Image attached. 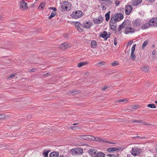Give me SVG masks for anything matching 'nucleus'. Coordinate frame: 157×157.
Segmentation results:
<instances>
[{
  "instance_id": "aec40b11",
  "label": "nucleus",
  "mask_w": 157,
  "mask_h": 157,
  "mask_svg": "<svg viewBox=\"0 0 157 157\" xmlns=\"http://www.w3.org/2000/svg\"><path fill=\"white\" fill-rule=\"evenodd\" d=\"M142 1V0H133L132 5L133 6H136L140 4Z\"/></svg>"
},
{
  "instance_id": "423d86ee",
  "label": "nucleus",
  "mask_w": 157,
  "mask_h": 157,
  "mask_svg": "<svg viewBox=\"0 0 157 157\" xmlns=\"http://www.w3.org/2000/svg\"><path fill=\"white\" fill-rule=\"evenodd\" d=\"M150 26H154L157 25V18H153L151 19L148 22Z\"/></svg>"
},
{
  "instance_id": "2eb2a0df",
  "label": "nucleus",
  "mask_w": 157,
  "mask_h": 157,
  "mask_svg": "<svg viewBox=\"0 0 157 157\" xmlns=\"http://www.w3.org/2000/svg\"><path fill=\"white\" fill-rule=\"evenodd\" d=\"M103 21V18L101 17L100 16L98 18L94 19V22L95 24H99L101 23Z\"/></svg>"
},
{
  "instance_id": "774afa93",
  "label": "nucleus",
  "mask_w": 157,
  "mask_h": 157,
  "mask_svg": "<svg viewBox=\"0 0 157 157\" xmlns=\"http://www.w3.org/2000/svg\"><path fill=\"white\" fill-rule=\"evenodd\" d=\"M59 157H65L63 155H62L59 156Z\"/></svg>"
},
{
  "instance_id": "4c0bfd02",
  "label": "nucleus",
  "mask_w": 157,
  "mask_h": 157,
  "mask_svg": "<svg viewBox=\"0 0 157 157\" xmlns=\"http://www.w3.org/2000/svg\"><path fill=\"white\" fill-rule=\"evenodd\" d=\"M148 43V41L147 40H146L145 41L144 43H143L142 46V47L143 48H144V47H145L147 45Z\"/></svg>"
},
{
  "instance_id": "de8ad7c7",
  "label": "nucleus",
  "mask_w": 157,
  "mask_h": 157,
  "mask_svg": "<svg viewBox=\"0 0 157 157\" xmlns=\"http://www.w3.org/2000/svg\"><path fill=\"white\" fill-rule=\"evenodd\" d=\"M6 116L5 115H1L0 114V119L3 118H6Z\"/></svg>"
},
{
  "instance_id": "c9c22d12",
  "label": "nucleus",
  "mask_w": 157,
  "mask_h": 157,
  "mask_svg": "<svg viewBox=\"0 0 157 157\" xmlns=\"http://www.w3.org/2000/svg\"><path fill=\"white\" fill-rule=\"evenodd\" d=\"M130 57L132 60H134L135 59L136 57V56L134 54V52L131 53Z\"/></svg>"
},
{
  "instance_id": "9b49d317",
  "label": "nucleus",
  "mask_w": 157,
  "mask_h": 157,
  "mask_svg": "<svg viewBox=\"0 0 157 157\" xmlns=\"http://www.w3.org/2000/svg\"><path fill=\"white\" fill-rule=\"evenodd\" d=\"M20 5L21 8L22 10H25L28 8L27 3L23 0L20 2Z\"/></svg>"
},
{
  "instance_id": "a211bd4d",
  "label": "nucleus",
  "mask_w": 157,
  "mask_h": 157,
  "mask_svg": "<svg viewBox=\"0 0 157 157\" xmlns=\"http://www.w3.org/2000/svg\"><path fill=\"white\" fill-rule=\"evenodd\" d=\"M69 2L67 1H66L65 2V4H62L61 5V8L63 11H68L69 10L67 6L66 5Z\"/></svg>"
},
{
  "instance_id": "f3484780",
  "label": "nucleus",
  "mask_w": 157,
  "mask_h": 157,
  "mask_svg": "<svg viewBox=\"0 0 157 157\" xmlns=\"http://www.w3.org/2000/svg\"><path fill=\"white\" fill-rule=\"evenodd\" d=\"M70 46L67 44V43L66 42L60 45V48L63 50L66 49L68 48H69Z\"/></svg>"
},
{
  "instance_id": "c85d7f7f",
  "label": "nucleus",
  "mask_w": 157,
  "mask_h": 157,
  "mask_svg": "<svg viewBox=\"0 0 157 157\" xmlns=\"http://www.w3.org/2000/svg\"><path fill=\"white\" fill-rule=\"evenodd\" d=\"M45 6V3L44 2H42L41 3L38 7V8L40 9L41 8L42 10H43L44 7Z\"/></svg>"
},
{
  "instance_id": "6e6d98bb",
  "label": "nucleus",
  "mask_w": 157,
  "mask_h": 157,
  "mask_svg": "<svg viewBox=\"0 0 157 157\" xmlns=\"http://www.w3.org/2000/svg\"><path fill=\"white\" fill-rule=\"evenodd\" d=\"M35 70V68H33L32 69H30V71L33 72Z\"/></svg>"
},
{
  "instance_id": "6e6552de",
  "label": "nucleus",
  "mask_w": 157,
  "mask_h": 157,
  "mask_svg": "<svg viewBox=\"0 0 157 157\" xmlns=\"http://www.w3.org/2000/svg\"><path fill=\"white\" fill-rule=\"evenodd\" d=\"M132 9V6L130 5H128L125 7V13L127 15L130 14Z\"/></svg>"
},
{
  "instance_id": "4d7b16f0",
  "label": "nucleus",
  "mask_w": 157,
  "mask_h": 157,
  "mask_svg": "<svg viewBox=\"0 0 157 157\" xmlns=\"http://www.w3.org/2000/svg\"><path fill=\"white\" fill-rule=\"evenodd\" d=\"M74 154H77V151L76 150V148H75V149Z\"/></svg>"
},
{
  "instance_id": "13d9d810",
  "label": "nucleus",
  "mask_w": 157,
  "mask_h": 157,
  "mask_svg": "<svg viewBox=\"0 0 157 157\" xmlns=\"http://www.w3.org/2000/svg\"><path fill=\"white\" fill-rule=\"evenodd\" d=\"M156 51L155 50H153L152 52V54L153 55H154L156 53Z\"/></svg>"
},
{
  "instance_id": "a19ab883",
  "label": "nucleus",
  "mask_w": 157,
  "mask_h": 157,
  "mask_svg": "<svg viewBox=\"0 0 157 157\" xmlns=\"http://www.w3.org/2000/svg\"><path fill=\"white\" fill-rule=\"evenodd\" d=\"M83 65V62H81L78 64L77 66L78 67H81Z\"/></svg>"
},
{
  "instance_id": "7ed1b4c3",
  "label": "nucleus",
  "mask_w": 157,
  "mask_h": 157,
  "mask_svg": "<svg viewBox=\"0 0 157 157\" xmlns=\"http://www.w3.org/2000/svg\"><path fill=\"white\" fill-rule=\"evenodd\" d=\"M111 17H113V18L117 21H118L123 18L124 16L122 14L119 13L115 14L113 16H111Z\"/></svg>"
},
{
  "instance_id": "4468645a",
  "label": "nucleus",
  "mask_w": 157,
  "mask_h": 157,
  "mask_svg": "<svg viewBox=\"0 0 157 157\" xmlns=\"http://www.w3.org/2000/svg\"><path fill=\"white\" fill-rule=\"evenodd\" d=\"M98 151L96 149H91L89 150L88 152L90 155H91L93 157L95 156Z\"/></svg>"
},
{
  "instance_id": "4be33fe9",
  "label": "nucleus",
  "mask_w": 157,
  "mask_h": 157,
  "mask_svg": "<svg viewBox=\"0 0 157 157\" xmlns=\"http://www.w3.org/2000/svg\"><path fill=\"white\" fill-rule=\"evenodd\" d=\"M50 157H58L59 156V153L56 151H54L50 153Z\"/></svg>"
},
{
  "instance_id": "0eeeda50",
  "label": "nucleus",
  "mask_w": 157,
  "mask_h": 157,
  "mask_svg": "<svg viewBox=\"0 0 157 157\" xmlns=\"http://www.w3.org/2000/svg\"><path fill=\"white\" fill-rule=\"evenodd\" d=\"M132 23L134 26L139 27L141 25L142 23L141 20L138 18L133 21Z\"/></svg>"
},
{
  "instance_id": "603ef678",
  "label": "nucleus",
  "mask_w": 157,
  "mask_h": 157,
  "mask_svg": "<svg viewBox=\"0 0 157 157\" xmlns=\"http://www.w3.org/2000/svg\"><path fill=\"white\" fill-rule=\"evenodd\" d=\"M132 42H133L132 40H130L128 43L127 44L128 45H130L132 43Z\"/></svg>"
},
{
  "instance_id": "ea45409f",
  "label": "nucleus",
  "mask_w": 157,
  "mask_h": 157,
  "mask_svg": "<svg viewBox=\"0 0 157 157\" xmlns=\"http://www.w3.org/2000/svg\"><path fill=\"white\" fill-rule=\"evenodd\" d=\"M80 24L81 23H80L78 22H76L75 24V26H76L77 27V29H78V27H79V25H80Z\"/></svg>"
},
{
  "instance_id": "680f3d73",
  "label": "nucleus",
  "mask_w": 157,
  "mask_h": 157,
  "mask_svg": "<svg viewBox=\"0 0 157 157\" xmlns=\"http://www.w3.org/2000/svg\"><path fill=\"white\" fill-rule=\"evenodd\" d=\"M76 126V129L77 128L80 129V128H81V127L80 126Z\"/></svg>"
},
{
  "instance_id": "37998d69",
  "label": "nucleus",
  "mask_w": 157,
  "mask_h": 157,
  "mask_svg": "<svg viewBox=\"0 0 157 157\" xmlns=\"http://www.w3.org/2000/svg\"><path fill=\"white\" fill-rule=\"evenodd\" d=\"M114 44L116 45L117 43V39L116 38H115L113 40Z\"/></svg>"
},
{
  "instance_id": "6ab92c4d",
  "label": "nucleus",
  "mask_w": 157,
  "mask_h": 157,
  "mask_svg": "<svg viewBox=\"0 0 157 157\" xmlns=\"http://www.w3.org/2000/svg\"><path fill=\"white\" fill-rule=\"evenodd\" d=\"M92 23L90 21L86 22V23H83V25L85 28L86 29L90 28L92 25Z\"/></svg>"
},
{
  "instance_id": "473e14b6",
  "label": "nucleus",
  "mask_w": 157,
  "mask_h": 157,
  "mask_svg": "<svg viewBox=\"0 0 157 157\" xmlns=\"http://www.w3.org/2000/svg\"><path fill=\"white\" fill-rule=\"evenodd\" d=\"M128 101L127 99H119L117 100V102H127Z\"/></svg>"
},
{
  "instance_id": "f704fd0d",
  "label": "nucleus",
  "mask_w": 157,
  "mask_h": 157,
  "mask_svg": "<svg viewBox=\"0 0 157 157\" xmlns=\"http://www.w3.org/2000/svg\"><path fill=\"white\" fill-rule=\"evenodd\" d=\"M49 152V151H45L44 150L43 153V155L44 157H48V152Z\"/></svg>"
},
{
  "instance_id": "5701e85b",
  "label": "nucleus",
  "mask_w": 157,
  "mask_h": 157,
  "mask_svg": "<svg viewBox=\"0 0 157 157\" xmlns=\"http://www.w3.org/2000/svg\"><path fill=\"white\" fill-rule=\"evenodd\" d=\"M127 22V21H124L121 25H119V26L118 28V30L119 31L121 30V29L124 27L125 25L126 24Z\"/></svg>"
},
{
  "instance_id": "79ce46f5",
  "label": "nucleus",
  "mask_w": 157,
  "mask_h": 157,
  "mask_svg": "<svg viewBox=\"0 0 157 157\" xmlns=\"http://www.w3.org/2000/svg\"><path fill=\"white\" fill-rule=\"evenodd\" d=\"M107 156L110 157H116V156L114 154H108Z\"/></svg>"
},
{
  "instance_id": "b1692460",
  "label": "nucleus",
  "mask_w": 157,
  "mask_h": 157,
  "mask_svg": "<svg viewBox=\"0 0 157 157\" xmlns=\"http://www.w3.org/2000/svg\"><path fill=\"white\" fill-rule=\"evenodd\" d=\"M149 70L148 67L147 66H144L141 68V71L145 72H148Z\"/></svg>"
},
{
  "instance_id": "dca6fc26",
  "label": "nucleus",
  "mask_w": 157,
  "mask_h": 157,
  "mask_svg": "<svg viewBox=\"0 0 157 157\" xmlns=\"http://www.w3.org/2000/svg\"><path fill=\"white\" fill-rule=\"evenodd\" d=\"M150 27L149 23H147V22H143V24L141 26V29L144 30L148 28H149Z\"/></svg>"
},
{
  "instance_id": "052dcab7",
  "label": "nucleus",
  "mask_w": 157,
  "mask_h": 157,
  "mask_svg": "<svg viewBox=\"0 0 157 157\" xmlns=\"http://www.w3.org/2000/svg\"><path fill=\"white\" fill-rule=\"evenodd\" d=\"M107 88V86H105V87H104V88H102V90H106Z\"/></svg>"
},
{
  "instance_id": "c03bdc74",
  "label": "nucleus",
  "mask_w": 157,
  "mask_h": 157,
  "mask_svg": "<svg viewBox=\"0 0 157 157\" xmlns=\"http://www.w3.org/2000/svg\"><path fill=\"white\" fill-rule=\"evenodd\" d=\"M75 149H71L70 151V153L71 154H74Z\"/></svg>"
},
{
  "instance_id": "338daca9",
  "label": "nucleus",
  "mask_w": 157,
  "mask_h": 157,
  "mask_svg": "<svg viewBox=\"0 0 157 157\" xmlns=\"http://www.w3.org/2000/svg\"><path fill=\"white\" fill-rule=\"evenodd\" d=\"M78 124L77 123H74L73 124V125H77Z\"/></svg>"
},
{
  "instance_id": "5fc2aeb1",
  "label": "nucleus",
  "mask_w": 157,
  "mask_h": 157,
  "mask_svg": "<svg viewBox=\"0 0 157 157\" xmlns=\"http://www.w3.org/2000/svg\"><path fill=\"white\" fill-rule=\"evenodd\" d=\"M88 62H83V65L88 64Z\"/></svg>"
},
{
  "instance_id": "2f4dec72",
  "label": "nucleus",
  "mask_w": 157,
  "mask_h": 157,
  "mask_svg": "<svg viewBox=\"0 0 157 157\" xmlns=\"http://www.w3.org/2000/svg\"><path fill=\"white\" fill-rule=\"evenodd\" d=\"M147 106L148 107H150L152 109L156 108V106L155 105L152 104H148L147 105Z\"/></svg>"
},
{
  "instance_id": "09e8293b",
  "label": "nucleus",
  "mask_w": 157,
  "mask_h": 157,
  "mask_svg": "<svg viewBox=\"0 0 157 157\" xmlns=\"http://www.w3.org/2000/svg\"><path fill=\"white\" fill-rule=\"evenodd\" d=\"M70 128L74 130H76V126H71L70 127Z\"/></svg>"
},
{
  "instance_id": "1a4fd4ad",
  "label": "nucleus",
  "mask_w": 157,
  "mask_h": 157,
  "mask_svg": "<svg viewBox=\"0 0 157 157\" xmlns=\"http://www.w3.org/2000/svg\"><path fill=\"white\" fill-rule=\"evenodd\" d=\"M92 138L93 139V140H95L99 142H105L106 143L112 144V143H110L108 141H106L105 140L101 139L99 137H95L94 136V137Z\"/></svg>"
},
{
  "instance_id": "f8f14e48",
  "label": "nucleus",
  "mask_w": 157,
  "mask_h": 157,
  "mask_svg": "<svg viewBox=\"0 0 157 157\" xmlns=\"http://www.w3.org/2000/svg\"><path fill=\"white\" fill-rule=\"evenodd\" d=\"M122 149L120 147H112L109 148L107 149V151L109 152H113L116 151L117 152H118L119 151L120 149Z\"/></svg>"
},
{
  "instance_id": "cd10ccee",
  "label": "nucleus",
  "mask_w": 157,
  "mask_h": 157,
  "mask_svg": "<svg viewBox=\"0 0 157 157\" xmlns=\"http://www.w3.org/2000/svg\"><path fill=\"white\" fill-rule=\"evenodd\" d=\"M91 45L93 48H95L96 47L97 42L95 40H92L91 42Z\"/></svg>"
},
{
  "instance_id": "58836bf2",
  "label": "nucleus",
  "mask_w": 157,
  "mask_h": 157,
  "mask_svg": "<svg viewBox=\"0 0 157 157\" xmlns=\"http://www.w3.org/2000/svg\"><path fill=\"white\" fill-rule=\"evenodd\" d=\"M132 122L134 123H143L142 121L138 120H133L132 121Z\"/></svg>"
},
{
  "instance_id": "8fccbe9b",
  "label": "nucleus",
  "mask_w": 157,
  "mask_h": 157,
  "mask_svg": "<svg viewBox=\"0 0 157 157\" xmlns=\"http://www.w3.org/2000/svg\"><path fill=\"white\" fill-rule=\"evenodd\" d=\"M104 63H105V62L104 61H101L100 62H99L98 63V64H99L100 65V66H101L103 65H104Z\"/></svg>"
},
{
  "instance_id": "e2e57ef3",
  "label": "nucleus",
  "mask_w": 157,
  "mask_h": 157,
  "mask_svg": "<svg viewBox=\"0 0 157 157\" xmlns=\"http://www.w3.org/2000/svg\"><path fill=\"white\" fill-rule=\"evenodd\" d=\"M138 107V106L136 105H135L133 107V108L134 109H136Z\"/></svg>"
},
{
  "instance_id": "e433bc0d",
  "label": "nucleus",
  "mask_w": 157,
  "mask_h": 157,
  "mask_svg": "<svg viewBox=\"0 0 157 157\" xmlns=\"http://www.w3.org/2000/svg\"><path fill=\"white\" fill-rule=\"evenodd\" d=\"M136 44H135L132 46L131 49V53L134 52L135 50V47Z\"/></svg>"
},
{
  "instance_id": "39448f33",
  "label": "nucleus",
  "mask_w": 157,
  "mask_h": 157,
  "mask_svg": "<svg viewBox=\"0 0 157 157\" xmlns=\"http://www.w3.org/2000/svg\"><path fill=\"white\" fill-rule=\"evenodd\" d=\"M109 34H108L107 32L106 31H104L103 32L100 33L99 36L103 38L105 40H106L108 38L110 37L111 33H109Z\"/></svg>"
},
{
  "instance_id": "0e129e2a",
  "label": "nucleus",
  "mask_w": 157,
  "mask_h": 157,
  "mask_svg": "<svg viewBox=\"0 0 157 157\" xmlns=\"http://www.w3.org/2000/svg\"><path fill=\"white\" fill-rule=\"evenodd\" d=\"M89 72H86L84 74L85 75H88L89 74Z\"/></svg>"
},
{
  "instance_id": "7c9ffc66",
  "label": "nucleus",
  "mask_w": 157,
  "mask_h": 157,
  "mask_svg": "<svg viewBox=\"0 0 157 157\" xmlns=\"http://www.w3.org/2000/svg\"><path fill=\"white\" fill-rule=\"evenodd\" d=\"M85 28L84 27V26L83 25V23H82V24H80V25H79L78 27V30H81V31H83V29Z\"/></svg>"
},
{
  "instance_id": "f257e3e1",
  "label": "nucleus",
  "mask_w": 157,
  "mask_h": 157,
  "mask_svg": "<svg viewBox=\"0 0 157 157\" xmlns=\"http://www.w3.org/2000/svg\"><path fill=\"white\" fill-rule=\"evenodd\" d=\"M141 149L137 147H132L131 151L132 154L134 156L139 155L141 153Z\"/></svg>"
},
{
  "instance_id": "bb28decb",
  "label": "nucleus",
  "mask_w": 157,
  "mask_h": 157,
  "mask_svg": "<svg viewBox=\"0 0 157 157\" xmlns=\"http://www.w3.org/2000/svg\"><path fill=\"white\" fill-rule=\"evenodd\" d=\"M76 150L77 151V154H82L83 152V149L80 148H76Z\"/></svg>"
},
{
  "instance_id": "3c124183",
  "label": "nucleus",
  "mask_w": 157,
  "mask_h": 157,
  "mask_svg": "<svg viewBox=\"0 0 157 157\" xmlns=\"http://www.w3.org/2000/svg\"><path fill=\"white\" fill-rule=\"evenodd\" d=\"M49 75V73H45L43 75V76L44 77H46Z\"/></svg>"
},
{
  "instance_id": "9d476101",
  "label": "nucleus",
  "mask_w": 157,
  "mask_h": 157,
  "mask_svg": "<svg viewBox=\"0 0 157 157\" xmlns=\"http://www.w3.org/2000/svg\"><path fill=\"white\" fill-rule=\"evenodd\" d=\"M79 137L81 138L87 140H93L92 138L94 137L93 136L89 135H81Z\"/></svg>"
},
{
  "instance_id": "ddd939ff",
  "label": "nucleus",
  "mask_w": 157,
  "mask_h": 157,
  "mask_svg": "<svg viewBox=\"0 0 157 157\" xmlns=\"http://www.w3.org/2000/svg\"><path fill=\"white\" fill-rule=\"evenodd\" d=\"M135 32V29L130 27H126L125 29V33L127 34L129 33H133Z\"/></svg>"
},
{
  "instance_id": "412c9836",
  "label": "nucleus",
  "mask_w": 157,
  "mask_h": 157,
  "mask_svg": "<svg viewBox=\"0 0 157 157\" xmlns=\"http://www.w3.org/2000/svg\"><path fill=\"white\" fill-rule=\"evenodd\" d=\"M105 154L102 152L101 151H97L95 156L94 157H105Z\"/></svg>"
},
{
  "instance_id": "49530a36",
  "label": "nucleus",
  "mask_w": 157,
  "mask_h": 157,
  "mask_svg": "<svg viewBox=\"0 0 157 157\" xmlns=\"http://www.w3.org/2000/svg\"><path fill=\"white\" fill-rule=\"evenodd\" d=\"M120 3V2L119 1H116L115 2V4L116 6H118Z\"/></svg>"
},
{
  "instance_id": "c756f323",
  "label": "nucleus",
  "mask_w": 157,
  "mask_h": 157,
  "mask_svg": "<svg viewBox=\"0 0 157 157\" xmlns=\"http://www.w3.org/2000/svg\"><path fill=\"white\" fill-rule=\"evenodd\" d=\"M56 13L55 12L52 11L51 15L49 17V19H51L53 17H55Z\"/></svg>"
},
{
  "instance_id": "69168bd1",
  "label": "nucleus",
  "mask_w": 157,
  "mask_h": 157,
  "mask_svg": "<svg viewBox=\"0 0 157 157\" xmlns=\"http://www.w3.org/2000/svg\"><path fill=\"white\" fill-rule=\"evenodd\" d=\"M140 136H136V137H133V138H140Z\"/></svg>"
},
{
  "instance_id": "a18cd8bd",
  "label": "nucleus",
  "mask_w": 157,
  "mask_h": 157,
  "mask_svg": "<svg viewBox=\"0 0 157 157\" xmlns=\"http://www.w3.org/2000/svg\"><path fill=\"white\" fill-rule=\"evenodd\" d=\"M49 9H50L52 10H53L54 11L53 12H55L57 10V9L56 8L54 7H51L49 8Z\"/></svg>"
},
{
  "instance_id": "393cba45",
  "label": "nucleus",
  "mask_w": 157,
  "mask_h": 157,
  "mask_svg": "<svg viewBox=\"0 0 157 157\" xmlns=\"http://www.w3.org/2000/svg\"><path fill=\"white\" fill-rule=\"evenodd\" d=\"M110 11H109L108 13H106L105 15V20L106 21H108L110 18Z\"/></svg>"
},
{
  "instance_id": "a878e982",
  "label": "nucleus",
  "mask_w": 157,
  "mask_h": 157,
  "mask_svg": "<svg viewBox=\"0 0 157 157\" xmlns=\"http://www.w3.org/2000/svg\"><path fill=\"white\" fill-rule=\"evenodd\" d=\"M79 93V91L75 90H71L69 91V94H72L73 95H75L76 94H78Z\"/></svg>"
},
{
  "instance_id": "f03ea898",
  "label": "nucleus",
  "mask_w": 157,
  "mask_h": 157,
  "mask_svg": "<svg viewBox=\"0 0 157 157\" xmlns=\"http://www.w3.org/2000/svg\"><path fill=\"white\" fill-rule=\"evenodd\" d=\"M82 11L81 10H77L72 13L71 17L73 18L77 19L82 16Z\"/></svg>"
},
{
  "instance_id": "bf43d9fd",
  "label": "nucleus",
  "mask_w": 157,
  "mask_h": 157,
  "mask_svg": "<svg viewBox=\"0 0 157 157\" xmlns=\"http://www.w3.org/2000/svg\"><path fill=\"white\" fill-rule=\"evenodd\" d=\"M15 76V74L11 75L10 76V77H9V78H13V77H14Z\"/></svg>"
},
{
  "instance_id": "20e7f679",
  "label": "nucleus",
  "mask_w": 157,
  "mask_h": 157,
  "mask_svg": "<svg viewBox=\"0 0 157 157\" xmlns=\"http://www.w3.org/2000/svg\"><path fill=\"white\" fill-rule=\"evenodd\" d=\"M117 21L111 17L109 25L111 27V29L113 31L115 30L116 28Z\"/></svg>"
},
{
  "instance_id": "72a5a7b5",
  "label": "nucleus",
  "mask_w": 157,
  "mask_h": 157,
  "mask_svg": "<svg viewBox=\"0 0 157 157\" xmlns=\"http://www.w3.org/2000/svg\"><path fill=\"white\" fill-rule=\"evenodd\" d=\"M118 65H119V63L118 61H116L111 63V65L113 66H115Z\"/></svg>"
},
{
  "instance_id": "864d4df0",
  "label": "nucleus",
  "mask_w": 157,
  "mask_h": 157,
  "mask_svg": "<svg viewBox=\"0 0 157 157\" xmlns=\"http://www.w3.org/2000/svg\"><path fill=\"white\" fill-rule=\"evenodd\" d=\"M147 1L150 3H152L154 2L155 0H147Z\"/></svg>"
}]
</instances>
